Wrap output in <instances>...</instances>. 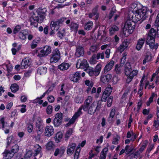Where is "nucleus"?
I'll list each match as a JSON object with an SVG mask.
<instances>
[{"mask_svg":"<svg viewBox=\"0 0 159 159\" xmlns=\"http://www.w3.org/2000/svg\"><path fill=\"white\" fill-rule=\"evenodd\" d=\"M147 11L146 9H141L136 12L135 17L133 16L132 20H128L124 24V28L125 31H128L130 34H132L135 27L136 22L141 20L143 21L148 17L147 15Z\"/></svg>","mask_w":159,"mask_h":159,"instance_id":"obj_1","label":"nucleus"},{"mask_svg":"<svg viewBox=\"0 0 159 159\" xmlns=\"http://www.w3.org/2000/svg\"><path fill=\"white\" fill-rule=\"evenodd\" d=\"M47 11L46 8H43L41 9L39 8L37 11L36 14L34 13L30 17V25H33L34 27H37L38 23H42L46 16V13Z\"/></svg>","mask_w":159,"mask_h":159,"instance_id":"obj_2","label":"nucleus"},{"mask_svg":"<svg viewBox=\"0 0 159 159\" xmlns=\"http://www.w3.org/2000/svg\"><path fill=\"white\" fill-rule=\"evenodd\" d=\"M152 26L148 33L146 40V44L149 45L150 48L152 50H156L158 48V44L157 43L154 44L155 39L157 35L159 37L158 35V31L154 29Z\"/></svg>","mask_w":159,"mask_h":159,"instance_id":"obj_3","label":"nucleus"},{"mask_svg":"<svg viewBox=\"0 0 159 159\" xmlns=\"http://www.w3.org/2000/svg\"><path fill=\"white\" fill-rule=\"evenodd\" d=\"M124 68V73L127 77L126 82L127 83H129L134 77L137 75L138 71L136 70H132L130 63L128 62L126 63Z\"/></svg>","mask_w":159,"mask_h":159,"instance_id":"obj_4","label":"nucleus"},{"mask_svg":"<svg viewBox=\"0 0 159 159\" xmlns=\"http://www.w3.org/2000/svg\"><path fill=\"white\" fill-rule=\"evenodd\" d=\"M66 17H62L60 19L52 20L50 23V27L51 30L56 31L60 30V28L64 25V23L66 19Z\"/></svg>","mask_w":159,"mask_h":159,"instance_id":"obj_5","label":"nucleus"},{"mask_svg":"<svg viewBox=\"0 0 159 159\" xmlns=\"http://www.w3.org/2000/svg\"><path fill=\"white\" fill-rule=\"evenodd\" d=\"M109 86L107 87L102 93L101 99L102 102H106L107 101V98L110 96L112 92L113 88L110 85Z\"/></svg>","mask_w":159,"mask_h":159,"instance_id":"obj_6","label":"nucleus"},{"mask_svg":"<svg viewBox=\"0 0 159 159\" xmlns=\"http://www.w3.org/2000/svg\"><path fill=\"white\" fill-rule=\"evenodd\" d=\"M61 58V54L58 48L53 50L51 54V61L52 62L56 63Z\"/></svg>","mask_w":159,"mask_h":159,"instance_id":"obj_7","label":"nucleus"},{"mask_svg":"<svg viewBox=\"0 0 159 159\" xmlns=\"http://www.w3.org/2000/svg\"><path fill=\"white\" fill-rule=\"evenodd\" d=\"M104 58V54L103 52L101 53H98L96 56L95 54L93 55L90 60V63L91 64H95L97 62L96 60V58L97 60H98L100 58L103 59Z\"/></svg>","mask_w":159,"mask_h":159,"instance_id":"obj_8","label":"nucleus"},{"mask_svg":"<svg viewBox=\"0 0 159 159\" xmlns=\"http://www.w3.org/2000/svg\"><path fill=\"white\" fill-rule=\"evenodd\" d=\"M35 126L38 136L40 137L43 131V122L41 120H37Z\"/></svg>","mask_w":159,"mask_h":159,"instance_id":"obj_9","label":"nucleus"},{"mask_svg":"<svg viewBox=\"0 0 159 159\" xmlns=\"http://www.w3.org/2000/svg\"><path fill=\"white\" fill-rule=\"evenodd\" d=\"M51 51L50 46L46 45L40 51V53L39 54L38 56L40 57L47 56L51 53Z\"/></svg>","mask_w":159,"mask_h":159,"instance_id":"obj_10","label":"nucleus"},{"mask_svg":"<svg viewBox=\"0 0 159 159\" xmlns=\"http://www.w3.org/2000/svg\"><path fill=\"white\" fill-rule=\"evenodd\" d=\"M92 99L91 97L89 96L85 101L84 104L82 105L80 107L85 111H87L89 109Z\"/></svg>","mask_w":159,"mask_h":159,"instance_id":"obj_11","label":"nucleus"},{"mask_svg":"<svg viewBox=\"0 0 159 159\" xmlns=\"http://www.w3.org/2000/svg\"><path fill=\"white\" fill-rule=\"evenodd\" d=\"M81 79L80 73L79 72H76L74 74L70 75V79L73 82H78Z\"/></svg>","mask_w":159,"mask_h":159,"instance_id":"obj_12","label":"nucleus"},{"mask_svg":"<svg viewBox=\"0 0 159 159\" xmlns=\"http://www.w3.org/2000/svg\"><path fill=\"white\" fill-rule=\"evenodd\" d=\"M29 33L28 30L27 29H24L20 30L18 34L19 38L23 40H25L27 36L29 34Z\"/></svg>","mask_w":159,"mask_h":159,"instance_id":"obj_13","label":"nucleus"},{"mask_svg":"<svg viewBox=\"0 0 159 159\" xmlns=\"http://www.w3.org/2000/svg\"><path fill=\"white\" fill-rule=\"evenodd\" d=\"M54 133V129L52 125L47 126L45 128L44 134L45 136L50 137L52 136Z\"/></svg>","mask_w":159,"mask_h":159,"instance_id":"obj_14","label":"nucleus"},{"mask_svg":"<svg viewBox=\"0 0 159 159\" xmlns=\"http://www.w3.org/2000/svg\"><path fill=\"white\" fill-rule=\"evenodd\" d=\"M76 147V144L72 143L69 144L67 147V153L68 155H71L73 153Z\"/></svg>","mask_w":159,"mask_h":159,"instance_id":"obj_15","label":"nucleus"},{"mask_svg":"<svg viewBox=\"0 0 159 159\" xmlns=\"http://www.w3.org/2000/svg\"><path fill=\"white\" fill-rule=\"evenodd\" d=\"M84 54V48L81 46H79L76 48L75 55L77 57L82 56Z\"/></svg>","mask_w":159,"mask_h":159,"instance_id":"obj_16","label":"nucleus"},{"mask_svg":"<svg viewBox=\"0 0 159 159\" xmlns=\"http://www.w3.org/2000/svg\"><path fill=\"white\" fill-rule=\"evenodd\" d=\"M2 154L3 156V159H11L14 156V154L7 149H5Z\"/></svg>","mask_w":159,"mask_h":159,"instance_id":"obj_17","label":"nucleus"},{"mask_svg":"<svg viewBox=\"0 0 159 159\" xmlns=\"http://www.w3.org/2000/svg\"><path fill=\"white\" fill-rule=\"evenodd\" d=\"M115 61L113 60L111 61L109 63L105 66L103 71L104 73H106L108 71H110L114 65Z\"/></svg>","mask_w":159,"mask_h":159,"instance_id":"obj_18","label":"nucleus"},{"mask_svg":"<svg viewBox=\"0 0 159 159\" xmlns=\"http://www.w3.org/2000/svg\"><path fill=\"white\" fill-rule=\"evenodd\" d=\"M65 151V148L63 147H61L60 148H57L56 149L54 155L55 156H57L58 155H59L61 157L62 156Z\"/></svg>","mask_w":159,"mask_h":159,"instance_id":"obj_19","label":"nucleus"},{"mask_svg":"<svg viewBox=\"0 0 159 159\" xmlns=\"http://www.w3.org/2000/svg\"><path fill=\"white\" fill-rule=\"evenodd\" d=\"M111 77V75L110 74L106 75H102L101 76L100 80L103 83H107L110 80Z\"/></svg>","mask_w":159,"mask_h":159,"instance_id":"obj_20","label":"nucleus"},{"mask_svg":"<svg viewBox=\"0 0 159 159\" xmlns=\"http://www.w3.org/2000/svg\"><path fill=\"white\" fill-rule=\"evenodd\" d=\"M85 71L87 73H88L89 75L90 76H97L98 75L94 69L90 67H89L88 69H86V70Z\"/></svg>","mask_w":159,"mask_h":159,"instance_id":"obj_21","label":"nucleus"},{"mask_svg":"<svg viewBox=\"0 0 159 159\" xmlns=\"http://www.w3.org/2000/svg\"><path fill=\"white\" fill-rule=\"evenodd\" d=\"M89 67V63L86 59H83L79 65V68H80L81 69H85V70L86 69H88Z\"/></svg>","mask_w":159,"mask_h":159,"instance_id":"obj_22","label":"nucleus"},{"mask_svg":"<svg viewBox=\"0 0 159 159\" xmlns=\"http://www.w3.org/2000/svg\"><path fill=\"white\" fill-rule=\"evenodd\" d=\"M46 147L47 150L53 151L55 147V145L53 142L50 141L47 143Z\"/></svg>","mask_w":159,"mask_h":159,"instance_id":"obj_23","label":"nucleus"},{"mask_svg":"<svg viewBox=\"0 0 159 159\" xmlns=\"http://www.w3.org/2000/svg\"><path fill=\"white\" fill-rule=\"evenodd\" d=\"M145 39L141 38L139 39L137 41L136 46V49L139 51L143 47L145 42Z\"/></svg>","mask_w":159,"mask_h":159,"instance_id":"obj_24","label":"nucleus"},{"mask_svg":"<svg viewBox=\"0 0 159 159\" xmlns=\"http://www.w3.org/2000/svg\"><path fill=\"white\" fill-rule=\"evenodd\" d=\"M70 30L71 31H74L76 33L79 27L78 24L74 22H71L69 25Z\"/></svg>","mask_w":159,"mask_h":159,"instance_id":"obj_25","label":"nucleus"},{"mask_svg":"<svg viewBox=\"0 0 159 159\" xmlns=\"http://www.w3.org/2000/svg\"><path fill=\"white\" fill-rule=\"evenodd\" d=\"M99 109H98V106L96 107L94 105H92L89 108L87 111L88 113L90 115L93 114L96 111H99Z\"/></svg>","mask_w":159,"mask_h":159,"instance_id":"obj_26","label":"nucleus"},{"mask_svg":"<svg viewBox=\"0 0 159 159\" xmlns=\"http://www.w3.org/2000/svg\"><path fill=\"white\" fill-rule=\"evenodd\" d=\"M70 67L68 63L63 62L58 66V69L61 70H65L68 69Z\"/></svg>","mask_w":159,"mask_h":159,"instance_id":"obj_27","label":"nucleus"},{"mask_svg":"<svg viewBox=\"0 0 159 159\" xmlns=\"http://www.w3.org/2000/svg\"><path fill=\"white\" fill-rule=\"evenodd\" d=\"M66 34V29L63 28L62 30L61 29L58 30L57 33V37L60 38L61 39H62L65 36Z\"/></svg>","mask_w":159,"mask_h":159,"instance_id":"obj_28","label":"nucleus"},{"mask_svg":"<svg viewBox=\"0 0 159 159\" xmlns=\"http://www.w3.org/2000/svg\"><path fill=\"white\" fill-rule=\"evenodd\" d=\"M30 61L26 59H24L21 63V68L22 69L27 68L30 63Z\"/></svg>","mask_w":159,"mask_h":159,"instance_id":"obj_29","label":"nucleus"},{"mask_svg":"<svg viewBox=\"0 0 159 159\" xmlns=\"http://www.w3.org/2000/svg\"><path fill=\"white\" fill-rule=\"evenodd\" d=\"M47 71V68L45 67H40L37 70V73L41 75L45 74Z\"/></svg>","mask_w":159,"mask_h":159,"instance_id":"obj_30","label":"nucleus"},{"mask_svg":"<svg viewBox=\"0 0 159 159\" xmlns=\"http://www.w3.org/2000/svg\"><path fill=\"white\" fill-rule=\"evenodd\" d=\"M93 25V22L92 21H89L85 24L84 28L86 30H89L92 29Z\"/></svg>","mask_w":159,"mask_h":159,"instance_id":"obj_31","label":"nucleus"},{"mask_svg":"<svg viewBox=\"0 0 159 159\" xmlns=\"http://www.w3.org/2000/svg\"><path fill=\"white\" fill-rule=\"evenodd\" d=\"M19 146L17 144H15L14 146H12L11 150H10L11 152L14 154V155L15 153H17L19 150Z\"/></svg>","mask_w":159,"mask_h":159,"instance_id":"obj_32","label":"nucleus"},{"mask_svg":"<svg viewBox=\"0 0 159 159\" xmlns=\"http://www.w3.org/2000/svg\"><path fill=\"white\" fill-rule=\"evenodd\" d=\"M10 89L12 92L15 93L19 90V86L16 83L13 84L11 86Z\"/></svg>","mask_w":159,"mask_h":159,"instance_id":"obj_33","label":"nucleus"},{"mask_svg":"<svg viewBox=\"0 0 159 159\" xmlns=\"http://www.w3.org/2000/svg\"><path fill=\"white\" fill-rule=\"evenodd\" d=\"M148 143V142L147 140H146L143 142L142 145H141L139 149V150L140 153H142L144 150L146 148L147 145Z\"/></svg>","mask_w":159,"mask_h":159,"instance_id":"obj_34","label":"nucleus"},{"mask_svg":"<svg viewBox=\"0 0 159 159\" xmlns=\"http://www.w3.org/2000/svg\"><path fill=\"white\" fill-rule=\"evenodd\" d=\"M7 146H9L12 143H13L14 139L13 135H11L9 136H8L7 138Z\"/></svg>","mask_w":159,"mask_h":159,"instance_id":"obj_35","label":"nucleus"},{"mask_svg":"<svg viewBox=\"0 0 159 159\" xmlns=\"http://www.w3.org/2000/svg\"><path fill=\"white\" fill-rule=\"evenodd\" d=\"M80 150V146L77 147L74 155V159H78Z\"/></svg>","mask_w":159,"mask_h":159,"instance_id":"obj_36","label":"nucleus"},{"mask_svg":"<svg viewBox=\"0 0 159 159\" xmlns=\"http://www.w3.org/2000/svg\"><path fill=\"white\" fill-rule=\"evenodd\" d=\"M26 125L27 127L28 132L29 133L32 132L33 129L34 125L33 123L28 122L26 124Z\"/></svg>","mask_w":159,"mask_h":159,"instance_id":"obj_37","label":"nucleus"},{"mask_svg":"<svg viewBox=\"0 0 159 159\" xmlns=\"http://www.w3.org/2000/svg\"><path fill=\"white\" fill-rule=\"evenodd\" d=\"M82 114V109L79 108L77 111L75 112L74 114L73 117L75 119H76L79 116H80Z\"/></svg>","mask_w":159,"mask_h":159,"instance_id":"obj_38","label":"nucleus"},{"mask_svg":"<svg viewBox=\"0 0 159 159\" xmlns=\"http://www.w3.org/2000/svg\"><path fill=\"white\" fill-rule=\"evenodd\" d=\"M119 30L118 27L114 25L111 27L109 30L110 34L111 35H112L114 34L115 31H117Z\"/></svg>","mask_w":159,"mask_h":159,"instance_id":"obj_39","label":"nucleus"},{"mask_svg":"<svg viewBox=\"0 0 159 159\" xmlns=\"http://www.w3.org/2000/svg\"><path fill=\"white\" fill-rule=\"evenodd\" d=\"M33 152L31 150H26V152L25 154L24 157L25 159H27L30 158L33 155Z\"/></svg>","mask_w":159,"mask_h":159,"instance_id":"obj_40","label":"nucleus"},{"mask_svg":"<svg viewBox=\"0 0 159 159\" xmlns=\"http://www.w3.org/2000/svg\"><path fill=\"white\" fill-rule=\"evenodd\" d=\"M62 123V121L58 120L57 119L56 117L55 118L53 121V124L55 127H58L61 125Z\"/></svg>","mask_w":159,"mask_h":159,"instance_id":"obj_41","label":"nucleus"},{"mask_svg":"<svg viewBox=\"0 0 159 159\" xmlns=\"http://www.w3.org/2000/svg\"><path fill=\"white\" fill-rule=\"evenodd\" d=\"M113 97L112 96H110L108 98H107V106L108 107L111 106L113 100Z\"/></svg>","mask_w":159,"mask_h":159,"instance_id":"obj_42","label":"nucleus"},{"mask_svg":"<svg viewBox=\"0 0 159 159\" xmlns=\"http://www.w3.org/2000/svg\"><path fill=\"white\" fill-rule=\"evenodd\" d=\"M21 29V26L20 25H16L15 27L13 30V34H16L18 33L19 32Z\"/></svg>","mask_w":159,"mask_h":159,"instance_id":"obj_43","label":"nucleus"},{"mask_svg":"<svg viewBox=\"0 0 159 159\" xmlns=\"http://www.w3.org/2000/svg\"><path fill=\"white\" fill-rule=\"evenodd\" d=\"M121 68L119 65L118 64H116L115 66V71L116 74L118 75H119L121 74Z\"/></svg>","mask_w":159,"mask_h":159,"instance_id":"obj_44","label":"nucleus"},{"mask_svg":"<svg viewBox=\"0 0 159 159\" xmlns=\"http://www.w3.org/2000/svg\"><path fill=\"white\" fill-rule=\"evenodd\" d=\"M56 117L57 119L62 121L63 114L61 113H57L55 116V118Z\"/></svg>","mask_w":159,"mask_h":159,"instance_id":"obj_45","label":"nucleus"},{"mask_svg":"<svg viewBox=\"0 0 159 159\" xmlns=\"http://www.w3.org/2000/svg\"><path fill=\"white\" fill-rule=\"evenodd\" d=\"M73 133L72 129L70 128L67 130L65 134V138L67 139H69Z\"/></svg>","mask_w":159,"mask_h":159,"instance_id":"obj_46","label":"nucleus"},{"mask_svg":"<svg viewBox=\"0 0 159 159\" xmlns=\"http://www.w3.org/2000/svg\"><path fill=\"white\" fill-rule=\"evenodd\" d=\"M102 67V65L101 64H98L96 66L95 68L94 69L95 71L97 72V74L99 75Z\"/></svg>","mask_w":159,"mask_h":159,"instance_id":"obj_47","label":"nucleus"},{"mask_svg":"<svg viewBox=\"0 0 159 159\" xmlns=\"http://www.w3.org/2000/svg\"><path fill=\"white\" fill-rule=\"evenodd\" d=\"M120 137L119 136L117 135L116 137H114L112 142V143L115 145H116L118 143V141L120 139Z\"/></svg>","mask_w":159,"mask_h":159,"instance_id":"obj_48","label":"nucleus"},{"mask_svg":"<svg viewBox=\"0 0 159 159\" xmlns=\"http://www.w3.org/2000/svg\"><path fill=\"white\" fill-rule=\"evenodd\" d=\"M137 138V136L134 135L132 138L130 139H127L125 140V144H128L130 143V141L133 142H134Z\"/></svg>","mask_w":159,"mask_h":159,"instance_id":"obj_49","label":"nucleus"},{"mask_svg":"<svg viewBox=\"0 0 159 159\" xmlns=\"http://www.w3.org/2000/svg\"><path fill=\"white\" fill-rule=\"evenodd\" d=\"M37 146H38V147L35 150V153L33 155V156L34 157L36 156L40 153V152L42 148L41 146L39 145V144H38Z\"/></svg>","mask_w":159,"mask_h":159,"instance_id":"obj_50","label":"nucleus"},{"mask_svg":"<svg viewBox=\"0 0 159 159\" xmlns=\"http://www.w3.org/2000/svg\"><path fill=\"white\" fill-rule=\"evenodd\" d=\"M134 135H135L137 137V134L133 132V130L131 132L128 131L127 133L126 137L127 138H130L132 136H133V137L134 136Z\"/></svg>","mask_w":159,"mask_h":159,"instance_id":"obj_51","label":"nucleus"},{"mask_svg":"<svg viewBox=\"0 0 159 159\" xmlns=\"http://www.w3.org/2000/svg\"><path fill=\"white\" fill-rule=\"evenodd\" d=\"M143 102L141 100H140L139 102H138L137 104V112H139V111L142 106Z\"/></svg>","mask_w":159,"mask_h":159,"instance_id":"obj_52","label":"nucleus"},{"mask_svg":"<svg viewBox=\"0 0 159 159\" xmlns=\"http://www.w3.org/2000/svg\"><path fill=\"white\" fill-rule=\"evenodd\" d=\"M52 111V107L51 105H49L47 107L46 111L48 115L51 114Z\"/></svg>","mask_w":159,"mask_h":159,"instance_id":"obj_53","label":"nucleus"},{"mask_svg":"<svg viewBox=\"0 0 159 159\" xmlns=\"http://www.w3.org/2000/svg\"><path fill=\"white\" fill-rule=\"evenodd\" d=\"M6 67L7 68V70L8 73H9L10 72L12 71L13 67L11 64H7L6 65Z\"/></svg>","mask_w":159,"mask_h":159,"instance_id":"obj_54","label":"nucleus"},{"mask_svg":"<svg viewBox=\"0 0 159 159\" xmlns=\"http://www.w3.org/2000/svg\"><path fill=\"white\" fill-rule=\"evenodd\" d=\"M98 7L99 6L98 5H97L92 9V12L94 15L98 14Z\"/></svg>","mask_w":159,"mask_h":159,"instance_id":"obj_55","label":"nucleus"},{"mask_svg":"<svg viewBox=\"0 0 159 159\" xmlns=\"http://www.w3.org/2000/svg\"><path fill=\"white\" fill-rule=\"evenodd\" d=\"M115 109L114 108L112 109L110 111L109 118H113L115 115Z\"/></svg>","mask_w":159,"mask_h":159,"instance_id":"obj_56","label":"nucleus"},{"mask_svg":"<svg viewBox=\"0 0 159 159\" xmlns=\"http://www.w3.org/2000/svg\"><path fill=\"white\" fill-rule=\"evenodd\" d=\"M154 148V145L153 144L149 145L148 147L147 150L146 152L149 153Z\"/></svg>","mask_w":159,"mask_h":159,"instance_id":"obj_57","label":"nucleus"},{"mask_svg":"<svg viewBox=\"0 0 159 159\" xmlns=\"http://www.w3.org/2000/svg\"><path fill=\"white\" fill-rule=\"evenodd\" d=\"M152 7H156L157 5L159 4V0H152Z\"/></svg>","mask_w":159,"mask_h":159,"instance_id":"obj_58","label":"nucleus"},{"mask_svg":"<svg viewBox=\"0 0 159 159\" xmlns=\"http://www.w3.org/2000/svg\"><path fill=\"white\" fill-rule=\"evenodd\" d=\"M32 72V70H29L24 73V75L25 77H29L30 75Z\"/></svg>","mask_w":159,"mask_h":159,"instance_id":"obj_59","label":"nucleus"},{"mask_svg":"<svg viewBox=\"0 0 159 159\" xmlns=\"http://www.w3.org/2000/svg\"><path fill=\"white\" fill-rule=\"evenodd\" d=\"M97 47L96 45H92L90 48V50L93 52H95L97 50Z\"/></svg>","mask_w":159,"mask_h":159,"instance_id":"obj_60","label":"nucleus"},{"mask_svg":"<svg viewBox=\"0 0 159 159\" xmlns=\"http://www.w3.org/2000/svg\"><path fill=\"white\" fill-rule=\"evenodd\" d=\"M48 102L50 103H52L54 100V98L52 95H50L48 97Z\"/></svg>","mask_w":159,"mask_h":159,"instance_id":"obj_61","label":"nucleus"},{"mask_svg":"<svg viewBox=\"0 0 159 159\" xmlns=\"http://www.w3.org/2000/svg\"><path fill=\"white\" fill-rule=\"evenodd\" d=\"M126 54H123V56L122 57L121 59L120 63L121 64H124L125 62L126 59Z\"/></svg>","mask_w":159,"mask_h":159,"instance_id":"obj_62","label":"nucleus"},{"mask_svg":"<svg viewBox=\"0 0 159 159\" xmlns=\"http://www.w3.org/2000/svg\"><path fill=\"white\" fill-rule=\"evenodd\" d=\"M126 49L124 46L121 44L118 48V50L120 52H122Z\"/></svg>","mask_w":159,"mask_h":159,"instance_id":"obj_63","label":"nucleus"},{"mask_svg":"<svg viewBox=\"0 0 159 159\" xmlns=\"http://www.w3.org/2000/svg\"><path fill=\"white\" fill-rule=\"evenodd\" d=\"M159 24V13H158L156 16V20L154 22V26L157 25Z\"/></svg>","mask_w":159,"mask_h":159,"instance_id":"obj_64","label":"nucleus"}]
</instances>
